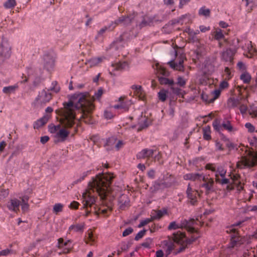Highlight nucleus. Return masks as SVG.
<instances>
[{"label": "nucleus", "mask_w": 257, "mask_h": 257, "mask_svg": "<svg viewBox=\"0 0 257 257\" xmlns=\"http://www.w3.org/2000/svg\"><path fill=\"white\" fill-rule=\"evenodd\" d=\"M63 105L62 123L67 127H71L74 124L75 110L80 109L81 118L84 119L85 122L88 123L90 120L89 113L94 107L92 102L88 99L87 94L83 93L74 94L68 102H64Z\"/></svg>", "instance_id": "nucleus-1"}, {"label": "nucleus", "mask_w": 257, "mask_h": 257, "mask_svg": "<svg viewBox=\"0 0 257 257\" xmlns=\"http://www.w3.org/2000/svg\"><path fill=\"white\" fill-rule=\"evenodd\" d=\"M111 173H101L96 175L89 183L88 189L83 193L84 208L91 207L95 202V194L104 199L109 192V187L114 178Z\"/></svg>", "instance_id": "nucleus-2"}, {"label": "nucleus", "mask_w": 257, "mask_h": 257, "mask_svg": "<svg viewBox=\"0 0 257 257\" xmlns=\"http://www.w3.org/2000/svg\"><path fill=\"white\" fill-rule=\"evenodd\" d=\"M173 241L171 240H165L164 241V248L167 254L173 253L177 254L183 251L188 243L192 241L188 239L185 234L180 231H177L173 233Z\"/></svg>", "instance_id": "nucleus-3"}, {"label": "nucleus", "mask_w": 257, "mask_h": 257, "mask_svg": "<svg viewBox=\"0 0 257 257\" xmlns=\"http://www.w3.org/2000/svg\"><path fill=\"white\" fill-rule=\"evenodd\" d=\"M257 165V152L252 150L246 149L245 154L241 157L236 166L240 168H251Z\"/></svg>", "instance_id": "nucleus-4"}, {"label": "nucleus", "mask_w": 257, "mask_h": 257, "mask_svg": "<svg viewBox=\"0 0 257 257\" xmlns=\"http://www.w3.org/2000/svg\"><path fill=\"white\" fill-rule=\"evenodd\" d=\"M229 178L226 179V188L228 190H232L235 188L238 191L243 189V184H241L238 175L232 173L229 175Z\"/></svg>", "instance_id": "nucleus-5"}, {"label": "nucleus", "mask_w": 257, "mask_h": 257, "mask_svg": "<svg viewBox=\"0 0 257 257\" xmlns=\"http://www.w3.org/2000/svg\"><path fill=\"white\" fill-rule=\"evenodd\" d=\"M238 43V41L235 39L226 42V61L232 62L237 51Z\"/></svg>", "instance_id": "nucleus-6"}, {"label": "nucleus", "mask_w": 257, "mask_h": 257, "mask_svg": "<svg viewBox=\"0 0 257 257\" xmlns=\"http://www.w3.org/2000/svg\"><path fill=\"white\" fill-rule=\"evenodd\" d=\"M206 169L215 172V180L217 183L221 184H225V171L221 167H218L216 171L215 167L213 164H208L205 167Z\"/></svg>", "instance_id": "nucleus-7"}, {"label": "nucleus", "mask_w": 257, "mask_h": 257, "mask_svg": "<svg viewBox=\"0 0 257 257\" xmlns=\"http://www.w3.org/2000/svg\"><path fill=\"white\" fill-rule=\"evenodd\" d=\"M226 232L231 234L230 243L229 244L228 248H233L236 245L237 242L240 241V236L238 235L237 229L235 228V225H232L231 226L227 227Z\"/></svg>", "instance_id": "nucleus-8"}, {"label": "nucleus", "mask_w": 257, "mask_h": 257, "mask_svg": "<svg viewBox=\"0 0 257 257\" xmlns=\"http://www.w3.org/2000/svg\"><path fill=\"white\" fill-rule=\"evenodd\" d=\"M12 47L7 39H3L0 45V57L9 58L11 55Z\"/></svg>", "instance_id": "nucleus-9"}, {"label": "nucleus", "mask_w": 257, "mask_h": 257, "mask_svg": "<svg viewBox=\"0 0 257 257\" xmlns=\"http://www.w3.org/2000/svg\"><path fill=\"white\" fill-rule=\"evenodd\" d=\"M41 63L47 70H51L54 65V58L52 54H45L41 60Z\"/></svg>", "instance_id": "nucleus-10"}, {"label": "nucleus", "mask_w": 257, "mask_h": 257, "mask_svg": "<svg viewBox=\"0 0 257 257\" xmlns=\"http://www.w3.org/2000/svg\"><path fill=\"white\" fill-rule=\"evenodd\" d=\"M127 67V63L125 62H119L113 63L108 68L109 73L111 75H115V72L122 71Z\"/></svg>", "instance_id": "nucleus-11"}, {"label": "nucleus", "mask_w": 257, "mask_h": 257, "mask_svg": "<svg viewBox=\"0 0 257 257\" xmlns=\"http://www.w3.org/2000/svg\"><path fill=\"white\" fill-rule=\"evenodd\" d=\"M186 193L189 202L192 205H195L197 201V198L199 196L198 192L195 190H193L189 184Z\"/></svg>", "instance_id": "nucleus-12"}, {"label": "nucleus", "mask_w": 257, "mask_h": 257, "mask_svg": "<svg viewBox=\"0 0 257 257\" xmlns=\"http://www.w3.org/2000/svg\"><path fill=\"white\" fill-rule=\"evenodd\" d=\"M185 59V57L184 55H181L180 56V60L178 63H175L174 61L172 60L168 62L170 66L174 70L183 71H184V65L183 63L184 60Z\"/></svg>", "instance_id": "nucleus-13"}, {"label": "nucleus", "mask_w": 257, "mask_h": 257, "mask_svg": "<svg viewBox=\"0 0 257 257\" xmlns=\"http://www.w3.org/2000/svg\"><path fill=\"white\" fill-rule=\"evenodd\" d=\"M52 98L51 93L48 91L42 90L37 97V100L41 104L49 102Z\"/></svg>", "instance_id": "nucleus-14"}, {"label": "nucleus", "mask_w": 257, "mask_h": 257, "mask_svg": "<svg viewBox=\"0 0 257 257\" xmlns=\"http://www.w3.org/2000/svg\"><path fill=\"white\" fill-rule=\"evenodd\" d=\"M20 201L16 198L11 199L8 202L7 206L12 211L17 212L19 210Z\"/></svg>", "instance_id": "nucleus-15"}, {"label": "nucleus", "mask_w": 257, "mask_h": 257, "mask_svg": "<svg viewBox=\"0 0 257 257\" xmlns=\"http://www.w3.org/2000/svg\"><path fill=\"white\" fill-rule=\"evenodd\" d=\"M105 59V57L104 56L93 57L87 60L85 63L90 67H96L99 66Z\"/></svg>", "instance_id": "nucleus-16"}, {"label": "nucleus", "mask_w": 257, "mask_h": 257, "mask_svg": "<svg viewBox=\"0 0 257 257\" xmlns=\"http://www.w3.org/2000/svg\"><path fill=\"white\" fill-rule=\"evenodd\" d=\"M196 221L193 219H191L189 220L184 219L181 221V225L182 228H186L188 231L190 232H194L195 231V229L194 227V225Z\"/></svg>", "instance_id": "nucleus-17"}, {"label": "nucleus", "mask_w": 257, "mask_h": 257, "mask_svg": "<svg viewBox=\"0 0 257 257\" xmlns=\"http://www.w3.org/2000/svg\"><path fill=\"white\" fill-rule=\"evenodd\" d=\"M123 98L120 97L119 98V104L115 105L113 107L115 109H120L122 112L126 111L128 110L129 107L131 104L130 101H122Z\"/></svg>", "instance_id": "nucleus-18"}, {"label": "nucleus", "mask_w": 257, "mask_h": 257, "mask_svg": "<svg viewBox=\"0 0 257 257\" xmlns=\"http://www.w3.org/2000/svg\"><path fill=\"white\" fill-rule=\"evenodd\" d=\"M134 91V94L141 100H144L145 97V93L143 90L142 87L139 85H133L131 87Z\"/></svg>", "instance_id": "nucleus-19"}, {"label": "nucleus", "mask_w": 257, "mask_h": 257, "mask_svg": "<svg viewBox=\"0 0 257 257\" xmlns=\"http://www.w3.org/2000/svg\"><path fill=\"white\" fill-rule=\"evenodd\" d=\"M184 179L186 180H190L192 181L201 180L202 179L203 181H206L205 176L199 173L186 174L184 176Z\"/></svg>", "instance_id": "nucleus-20"}, {"label": "nucleus", "mask_w": 257, "mask_h": 257, "mask_svg": "<svg viewBox=\"0 0 257 257\" xmlns=\"http://www.w3.org/2000/svg\"><path fill=\"white\" fill-rule=\"evenodd\" d=\"M156 150L145 149L138 154L137 158L139 159L149 158L153 156Z\"/></svg>", "instance_id": "nucleus-21"}, {"label": "nucleus", "mask_w": 257, "mask_h": 257, "mask_svg": "<svg viewBox=\"0 0 257 257\" xmlns=\"http://www.w3.org/2000/svg\"><path fill=\"white\" fill-rule=\"evenodd\" d=\"M214 129L219 134L223 136V132L225 130V122H221L220 120L216 119L213 122Z\"/></svg>", "instance_id": "nucleus-22"}, {"label": "nucleus", "mask_w": 257, "mask_h": 257, "mask_svg": "<svg viewBox=\"0 0 257 257\" xmlns=\"http://www.w3.org/2000/svg\"><path fill=\"white\" fill-rule=\"evenodd\" d=\"M119 208L124 210L130 206V200L125 195H122L118 201Z\"/></svg>", "instance_id": "nucleus-23"}, {"label": "nucleus", "mask_w": 257, "mask_h": 257, "mask_svg": "<svg viewBox=\"0 0 257 257\" xmlns=\"http://www.w3.org/2000/svg\"><path fill=\"white\" fill-rule=\"evenodd\" d=\"M124 34L121 35L118 39L113 43L112 47L116 49H119L124 47L126 43L124 39Z\"/></svg>", "instance_id": "nucleus-24"}, {"label": "nucleus", "mask_w": 257, "mask_h": 257, "mask_svg": "<svg viewBox=\"0 0 257 257\" xmlns=\"http://www.w3.org/2000/svg\"><path fill=\"white\" fill-rule=\"evenodd\" d=\"M85 224L83 222L73 224L69 227L68 231L70 233L71 231L74 232H82L83 231Z\"/></svg>", "instance_id": "nucleus-25"}, {"label": "nucleus", "mask_w": 257, "mask_h": 257, "mask_svg": "<svg viewBox=\"0 0 257 257\" xmlns=\"http://www.w3.org/2000/svg\"><path fill=\"white\" fill-rule=\"evenodd\" d=\"M205 180L206 181H204L205 183L201 185V187L205 189V193L207 194L213 189L214 181L212 178H209L208 179L205 178Z\"/></svg>", "instance_id": "nucleus-26"}, {"label": "nucleus", "mask_w": 257, "mask_h": 257, "mask_svg": "<svg viewBox=\"0 0 257 257\" xmlns=\"http://www.w3.org/2000/svg\"><path fill=\"white\" fill-rule=\"evenodd\" d=\"M123 20L119 19L117 21H115L114 23H112L111 25H109L108 27H105L101 28L99 32H98V36L100 35H102L107 30H112L113 28L118 24V23L122 22Z\"/></svg>", "instance_id": "nucleus-27"}, {"label": "nucleus", "mask_w": 257, "mask_h": 257, "mask_svg": "<svg viewBox=\"0 0 257 257\" xmlns=\"http://www.w3.org/2000/svg\"><path fill=\"white\" fill-rule=\"evenodd\" d=\"M211 34L214 39L217 40L219 42L224 37V35L222 33V31L219 28L214 29V30L211 31Z\"/></svg>", "instance_id": "nucleus-28"}, {"label": "nucleus", "mask_w": 257, "mask_h": 257, "mask_svg": "<svg viewBox=\"0 0 257 257\" xmlns=\"http://www.w3.org/2000/svg\"><path fill=\"white\" fill-rule=\"evenodd\" d=\"M49 118V116L48 115H44L43 117L35 122L34 124V127L35 128H39V127L42 126L47 122Z\"/></svg>", "instance_id": "nucleus-29"}, {"label": "nucleus", "mask_w": 257, "mask_h": 257, "mask_svg": "<svg viewBox=\"0 0 257 257\" xmlns=\"http://www.w3.org/2000/svg\"><path fill=\"white\" fill-rule=\"evenodd\" d=\"M69 134V132L64 128L59 129L57 133V137L61 139V141H63L66 140V138Z\"/></svg>", "instance_id": "nucleus-30"}, {"label": "nucleus", "mask_w": 257, "mask_h": 257, "mask_svg": "<svg viewBox=\"0 0 257 257\" xmlns=\"http://www.w3.org/2000/svg\"><path fill=\"white\" fill-rule=\"evenodd\" d=\"M203 138L204 140L207 141L211 139V128L209 126H206L203 128Z\"/></svg>", "instance_id": "nucleus-31"}, {"label": "nucleus", "mask_w": 257, "mask_h": 257, "mask_svg": "<svg viewBox=\"0 0 257 257\" xmlns=\"http://www.w3.org/2000/svg\"><path fill=\"white\" fill-rule=\"evenodd\" d=\"M240 78L244 83H249L251 80V77L250 74L246 71L242 73Z\"/></svg>", "instance_id": "nucleus-32"}, {"label": "nucleus", "mask_w": 257, "mask_h": 257, "mask_svg": "<svg viewBox=\"0 0 257 257\" xmlns=\"http://www.w3.org/2000/svg\"><path fill=\"white\" fill-rule=\"evenodd\" d=\"M18 88V85L15 84L14 85H11L9 86L4 87L3 89V92L6 94H10L14 92L16 89Z\"/></svg>", "instance_id": "nucleus-33"}, {"label": "nucleus", "mask_w": 257, "mask_h": 257, "mask_svg": "<svg viewBox=\"0 0 257 257\" xmlns=\"http://www.w3.org/2000/svg\"><path fill=\"white\" fill-rule=\"evenodd\" d=\"M247 49L248 54L247 55V56L248 57L251 58L256 54V50L255 48L252 46L251 42H249Z\"/></svg>", "instance_id": "nucleus-34"}, {"label": "nucleus", "mask_w": 257, "mask_h": 257, "mask_svg": "<svg viewBox=\"0 0 257 257\" xmlns=\"http://www.w3.org/2000/svg\"><path fill=\"white\" fill-rule=\"evenodd\" d=\"M243 4L248 8V10L252 8L257 5V1L256 0H242Z\"/></svg>", "instance_id": "nucleus-35"}, {"label": "nucleus", "mask_w": 257, "mask_h": 257, "mask_svg": "<svg viewBox=\"0 0 257 257\" xmlns=\"http://www.w3.org/2000/svg\"><path fill=\"white\" fill-rule=\"evenodd\" d=\"M157 73L159 75H162L164 76L169 75V72L165 68L160 65H157Z\"/></svg>", "instance_id": "nucleus-36"}, {"label": "nucleus", "mask_w": 257, "mask_h": 257, "mask_svg": "<svg viewBox=\"0 0 257 257\" xmlns=\"http://www.w3.org/2000/svg\"><path fill=\"white\" fill-rule=\"evenodd\" d=\"M166 213L167 210L165 209L157 210V211H156L155 214L152 216V219L153 220L159 219Z\"/></svg>", "instance_id": "nucleus-37"}, {"label": "nucleus", "mask_w": 257, "mask_h": 257, "mask_svg": "<svg viewBox=\"0 0 257 257\" xmlns=\"http://www.w3.org/2000/svg\"><path fill=\"white\" fill-rule=\"evenodd\" d=\"M159 80L162 84H169L170 85H174V81L173 79H169L164 77H159Z\"/></svg>", "instance_id": "nucleus-38"}, {"label": "nucleus", "mask_w": 257, "mask_h": 257, "mask_svg": "<svg viewBox=\"0 0 257 257\" xmlns=\"http://www.w3.org/2000/svg\"><path fill=\"white\" fill-rule=\"evenodd\" d=\"M211 98V93L209 94L203 92L201 94V99L206 103H210L213 102V100H210Z\"/></svg>", "instance_id": "nucleus-39"}, {"label": "nucleus", "mask_w": 257, "mask_h": 257, "mask_svg": "<svg viewBox=\"0 0 257 257\" xmlns=\"http://www.w3.org/2000/svg\"><path fill=\"white\" fill-rule=\"evenodd\" d=\"M226 148H227L229 152L234 151L237 150V145L229 141H226Z\"/></svg>", "instance_id": "nucleus-40"}, {"label": "nucleus", "mask_w": 257, "mask_h": 257, "mask_svg": "<svg viewBox=\"0 0 257 257\" xmlns=\"http://www.w3.org/2000/svg\"><path fill=\"white\" fill-rule=\"evenodd\" d=\"M48 91L49 92V91H51L53 92L57 93L60 91V87L58 86L57 83L56 81H53L52 83L51 86L48 90Z\"/></svg>", "instance_id": "nucleus-41"}, {"label": "nucleus", "mask_w": 257, "mask_h": 257, "mask_svg": "<svg viewBox=\"0 0 257 257\" xmlns=\"http://www.w3.org/2000/svg\"><path fill=\"white\" fill-rule=\"evenodd\" d=\"M210 13V10L205 7H202L199 10V15L201 16H208Z\"/></svg>", "instance_id": "nucleus-42"}, {"label": "nucleus", "mask_w": 257, "mask_h": 257, "mask_svg": "<svg viewBox=\"0 0 257 257\" xmlns=\"http://www.w3.org/2000/svg\"><path fill=\"white\" fill-rule=\"evenodd\" d=\"M167 91L166 90H164V89L161 90L158 92L159 99L163 102L165 101L167 98Z\"/></svg>", "instance_id": "nucleus-43"}, {"label": "nucleus", "mask_w": 257, "mask_h": 257, "mask_svg": "<svg viewBox=\"0 0 257 257\" xmlns=\"http://www.w3.org/2000/svg\"><path fill=\"white\" fill-rule=\"evenodd\" d=\"M91 173V171L90 170H89V171H85V172H84L80 176V177L76 180L74 183H75V184H77V183H78L79 182H81L82 181H83L85 178L88 175H89Z\"/></svg>", "instance_id": "nucleus-44"}, {"label": "nucleus", "mask_w": 257, "mask_h": 257, "mask_svg": "<svg viewBox=\"0 0 257 257\" xmlns=\"http://www.w3.org/2000/svg\"><path fill=\"white\" fill-rule=\"evenodd\" d=\"M64 205L61 203L55 204L53 208V211L55 213H57L59 212H61L63 210Z\"/></svg>", "instance_id": "nucleus-45"}, {"label": "nucleus", "mask_w": 257, "mask_h": 257, "mask_svg": "<svg viewBox=\"0 0 257 257\" xmlns=\"http://www.w3.org/2000/svg\"><path fill=\"white\" fill-rule=\"evenodd\" d=\"M111 210V208H110L100 207L97 211H96L95 212L97 214H102L103 215H105L108 212H110Z\"/></svg>", "instance_id": "nucleus-46"}, {"label": "nucleus", "mask_w": 257, "mask_h": 257, "mask_svg": "<svg viewBox=\"0 0 257 257\" xmlns=\"http://www.w3.org/2000/svg\"><path fill=\"white\" fill-rule=\"evenodd\" d=\"M15 5V0H7L4 4V7L7 9H11L14 8Z\"/></svg>", "instance_id": "nucleus-47"}, {"label": "nucleus", "mask_w": 257, "mask_h": 257, "mask_svg": "<svg viewBox=\"0 0 257 257\" xmlns=\"http://www.w3.org/2000/svg\"><path fill=\"white\" fill-rule=\"evenodd\" d=\"M9 194L8 189H4L0 187V199L7 197Z\"/></svg>", "instance_id": "nucleus-48"}, {"label": "nucleus", "mask_w": 257, "mask_h": 257, "mask_svg": "<svg viewBox=\"0 0 257 257\" xmlns=\"http://www.w3.org/2000/svg\"><path fill=\"white\" fill-rule=\"evenodd\" d=\"M95 239L93 238V234L92 232H89L88 233L87 239L86 240V243H89L91 245H94Z\"/></svg>", "instance_id": "nucleus-49"}, {"label": "nucleus", "mask_w": 257, "mask_h": 257, "mask_svg": "<svg viewBox=\"0 0 257 257\" xmlns=\"http://www.w3.org/2000/svg\"><path fill=\"white\" fill-rule=\"evenodd\" d=\"M220 94V90L219 89H215V90L211 92V98L210 100H213V101H214L219 96Z\"/></svg>", "instance_id": "nucleus-50"}, {"label": "nucleus", "mask_w": 257, "mask_h": 257, "mask_svg": "<svg viewBox=\"0 0 257 257\" xmlns=\"http://www.w3.org/2000/svg\"><path fill=\"white\" fill-rule=\"evenodd\" d=\"M179 228H182L181 223H177L175 221L171 222L168 226L169 230L176 229Z\"/></svg>", "instance_id": "nucleus-51"}, {"label": "nucleus", "mask_w": 257, "mask_h": 257, "mask_svg": "<svg viewBox=\"0 0 257 257\" xmlns=\"http://www.w3.org/2000/svg\"><path fill=\"white\" fill-rule=\"evenodd\" d=\"M103 93V90L102 88H99L97 91L94 93L93 96V99H99Z\"/></svg>", "instance_id": "nucleus-52"}, {"label": "nucleus", "mask_w": 257, "mask_h": 257, "mask_svg": "<svg viewBox=\"0 0 257 257\" xmlns=\"http://www.w3.org/2000/svg\"><path fill=\"white\" fill-rule=\"evenodd\" d=\"M186 83V80L181 76H179L177 78V84L181 87H184Z\"/></svg>", "instance_id": "nucleus-53"}, {"label": "nucleus", "mask_w": 257, "mask_h": 257, "mask_svg": "<svg viewBox=\"0 0 257 257\" xmlns=\"http://www.w3.org/2000/svg\"><path fill=\"white\" fill-rule=\"evenodd\" d=\"M146 232V230H142L140 231L136 235L135 237V239L136 240H139L140 239L142 238L145 234Z\"/></svg>", "instance_id": "nucleus-54"}, {"label": "nucleus", "mask_w": 257, "mask_h": 257, "mask_svg": "<svg viewBox=\"0 0 257 257\" xmlns=\"http://www.w3.org/2000/svg\"><path fill=\"white\" fill-rule=\"evenodd\" d=\"M152 243V239L151 238H148L142 243V245L145 247L148 248L150 247Z\"/></svg>", "instance_id": "nucleus-55"}, {"label": "nucleus", "mask_w": 257, "mask_h": 257, "mask_svg": "<svg viewBox=\"0 0 257 257\" xmlns=\"http://www.w3.org/2000/svg\"><path fill=\"white\" fill-rule=\"evenodd\" d=\"M143 123H140L139 127L138 128V130L140 131L144 128L147 127L149 125V122H148L147 118H145L143 120Z\"/></svg>", "instance_id": "nucleus-56"}, {"label": "nucleus", "mask_w": 257, "mask_h": 257, "mask_svg": "<svg viewBox=\"0 0 257 257\" xmlns=\"http://www.w3.org/2000/svg\"><path fill=\"white\" fill-rule=\"evenodd\" d=\"M237 67L239 71L242 72L246 71V67L245 65L242 62H238L237 64Z\"/></svg>", "instance_id": "nucleus-57"}, {"label": "nucleus", "mask_w": 257, "mask_h": 257, "mask_svg": "<svg viewBox=\"0 0 257 257\" xmlns=\"http://www.w3.org/2000/svg\"><path fill=\"white\" fill-rule=\"evenodd\" d=\"M134 231V229L132 227H129L126 228L122 232V236L123 237L126 236L130 234H131Z\"/></svg>", "instance_id": "nucleus-58"}, {"label": "nucleus", "mask_w": 257, "mask_h": 257, "mask_svg": "<svg viewBox=\"0 0 257 257\" xmlns=\"http://www.w3.org/2000/svg\"><path fill=\"white\" fill-rule=\"evenodd\" d=\"M153 219L150 218H147L145 220H142L140 224L138 225L139 228H141L142 227L147 225L148 223L150 222Z\"/></svg>", "instance_id": "nucleus-59"}, {"label": "nucleus", "mask_w": 257, "mask_h": 257, "mask_svg": "<svg viewBox=\"0 0 257 257\" xmlns=\"http://www.w3.org/2000/svg\"><path fill=\"white\" fill-rule=\"evenodd\" d=\"M171 89L173 93L175 94L180 95L181 93V89L177 87H175L174 85H171Z\"/></svg>", "instance_id": "nucleus-60"}, {"label": "nucleus", "mask_w": 257, "mask_h": 257, "mask_svg": "<svg viewBox=\"0 0 257 257\" xmlns=\"http://www.w3.org/2000/svg\"><path fill=\"white\" fill-rule=\"evenodd\" d=\"M20 204L21 205V208L23 212H27L29 210V205L28 203V202L22 203L21 204L20 203Z\"/></svg>", "instance_id": "nucleus-61"}, {"label": "nucleus", "mask_w": 257, "mask_h": 257, "mask_svg": "<svg viewBox=\"0 0 257 257\" xmlns=\"http://www.w3.org/2000/svg\"><path fill=\"white\" fill-rule=\"evenodd\" d=\"M233 71L226 67V79H230L233 76Z\"/></svg>", "instance_id": "nucleus-62"}, {"label": "nucleus", "mask_w": 257, "mask_h": 257, "mask_svg": "<svg viewBox=\"0 0 257 257\" xmlns=\"http://www.w3.org/2000/svg\"><path fill=\"white\" fill-rule=\"evenodd\" d=\"M60 126L59 125H53L51 127H49V131L51 133H54L58 131L59 129H60Z\"/></svg>", "instance_id": "nucleus-63"}, {"label": "nucleus", "mask_w": 257, "mask_h": 257, "mask_svg": "<svg viewBox=\"0 0 257 257\" xmlns=\"http://www.w3.org/2000/svg\"><path fill=\"white\" fill-rule=\"evenodd\" d=\"M202 117L203 118V123H207L212 118V114L210 113L207 115L203 116Z\"/></svg>", "instance_id": "nucleus-64"}]
</instances>
